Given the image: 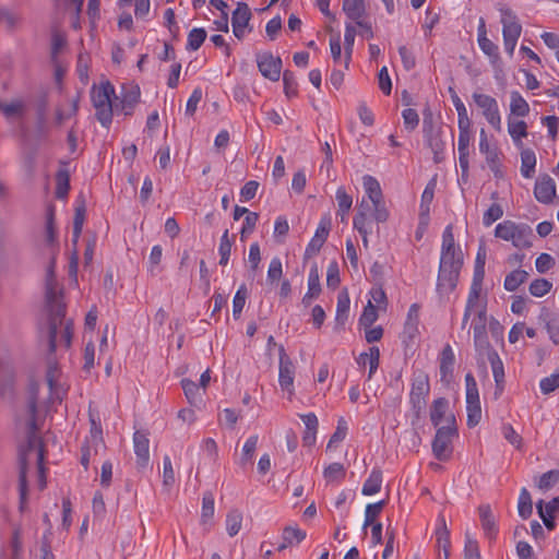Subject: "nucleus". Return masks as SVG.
<instances>
[{
    "label": "nucleus",
    "instance_id": "774afa93",
    "mask_svg": "<svg viewBox=\"0 0 559 559\" xmlns=\"http://www.w3.org/2000/svg\"><path fill=\"white\" fill-rule=\"evenodd\" d=\"M284 93L288 98L295 97L298 94V84L290 71L283 73Z\"/></svg>",
    "mask_w": 559,
    "mask_h": 559
},
{
    "label": "nucleus",
    "instance_id": "de8ad7c7",
    "mask_svg": "<svg viewBox=\"0 0 559 559\" xmlns=\"http://www.w3.org/2000/svg\"><path fill=\"white\" fill-rule=\"evenodd\" d=\"M206 31L202 27L192 28L187 37L186 48L190 51L198 50L206 39Z\"/></svg>",
    "mask_w": 559,
    "mask_h": 559
},
{
    "label": "nucleus",
    "instance_id": "ea45409f",
    "mask_svg": "<svg viewBox=\"0 0 559 559\" xmlns=\"http://www.w3.org/2000/svg\"><path fill=\"white\" fill-rule=\"evenodd\" d=\"M306 538V532L297 526H287L283 531V544L278 546V550H284L288 546L299 544Z\"/></svg>",
    "mask_w": 559,
    "mask_h": 559
},
{
    "label": "nucleus",
    "instance_id": "0e129e2a",
    "mask_svg": "<svg viewBox=\"0 0 559 559\" xmlns=\"http://www.w3.org/2000/svg\"><path fill=\"white\" fill-rule=\"evenodd\" d=\"M283 276V265L278 257H274L267 267L266 280L273 284L281 280Z\"/></svg>",
    "mask_w": 559,
    "mask_h": 559
},
{
    "label": "nucleus",
    "instance_id": "c756f323",
    "mask_svg": "<svg viewBox=\"0 0 559 559\" xmlns=\"http://www.w3.org/2000/svg\"><path fill=\"white\" fill-rule=\"evenodd\" d=\"M479 519L485 536L489 539H493L497 536L498 527L496 524L495 516L492 515L491 509L488 504H483L478 508Z\"/></svg>",
    "mask_w": 559,
    "mask_h": 559
},
{
    "label": "nucleus",
    "instance_id": "ddd939ff",
    "mask_svg": "<svg viewBox=\"0 0 559 559\" xmlns=\"http://www.w3.org/2000/svg\"><path fill=\"white\" fill-rule=\"evenodd\" d=\"M257 66L263 78L276 82L281 78L282 59L264 51L255 55Z\"/></svg>",
    "mask_w": 559,
    "mask_h": 559
},
{
    "label": "nucleus",
    "instance_id": "8fccbe9b",
    "mask_svg": "<svg viewBox=\"0 0 559 559\" xmlns=\"http://www.w3.org/2000/svg\"><path fill=\"white\" fill-rule=\"evenodd\" d=\"M163 258V248L160 245H155L152 247L148 261H147V272L151 275H157L160 272V262Z\"/></svg>",
    "mask_w": 559,
    "mask_h": 559
},
{
    "label": "nucleus",
    "instance_id": "20e7f679",
    "mask_svg": "<svg viewBox=\"0 0 559 559\" xmlns=\"http://www.w3.org/2000/svg\"><path fill=\"white\" fill-rule=\"evenodd\" d=\"M46 308L49 314V349L53 353L58 344V329L62 325L66 314L63 295L58 288L53 265H50L47 271Z\"/></svg>",
    "mask_w": 559,
    "mask_h": 559
},
{
    "label": "nucleus",
    "instance_id": "f257e3e1",
    "mask_svg": "<svg viewBox=\"0 0 559 559\" xmlns=\"http://www.w3.org/2000/svg\"><path fill=\"white\" fill-rule=\"evenodd\" d=\"M464 255L461 246L455 242L453 228L448 225L442 233L440 261L436 290L442 298H448L456 288Z\"/></svg>",
    "mask_w": 559,
    "mask_h": 559
},
{
    "label": "nucleus",
    "instance_id": "13d9d810",
    "mask_svg": "<svg viewBox=\"0 0 559 559\" xmlns=\"http://www.w3.org/2000/svg\"><path fill=\"white\" fill-rule=\"evenodd\" d=\"M559 388V368L550 376L540 379L539 389L543 394H550Z\"/></svg>",
    "mask_w": 559,
    "mask_h": 559
},
{
    "label": "nucleus",
    "instance_id": "6ab92c4d",
    "mask_svg": "<svg viewBox=\"0 0 559 559\" xmlns=\"http://www.w3.org/2000/svg\"><path fill=\"white\" fill-rule=\"evenodd\" d=\"M251 20V11L247 3L238 2L237 8L233 12L231 26L234 35L239 39H243L246 34L250 32L249 22Z\"/></svg>",
    "mask_w": 559,
    "mask_h": 559
},
{
    "label": "nucleus",
    "instance_id": "f03ea898",
    "mask_svg": "<svg viewBox=\"0 0 559 559\" xmlns=\"http://www.w3.org/2000/svg\"><path fill=\"white\" fill-rule=\"evenodd\" d=\"M27 437L26 443L21 445L20 448V476H19V487H20V498L21 501L24 502L27 493V461L32 452H35L37 464H38V473H39V486L40 489L46 487V475L44 467L45 460V450L41 438L37 435V425H36V415H37V401L36 396H32L27 404Z\"/></svg>",
    "mask_w": 559,
    "mask_h": 559
},
{
    "label": "nucleus",
    "instance_id": "c03bdc74",
    "mask_svg": "<svg viewBox=\"0 0 559 559\" xmlns=\"http://www.w3.org/2000/svg\"><path fill=\"white\" fill-rule=\"evenodd\" d=\"M258 442H259L258 435H251L250 437L247 438V440L245 441L242 449H241V456H240V461H239V463L241 465H246V464L252 462L257 447H258Z\"/></svg>",
    "mask_w": 559,
    "mask_h": 559
},
{
    "label": "nucleus",
    "instance_id": "a878e982",
    "mask_svg": "<svg viewBox=\"0 0 559 559\" xmlns=\"http://www.w3.org/2000/svg\"><path fill=\"white\" fill-rule=\"evenodd\" d=\"M359 367H369L368 380H370L377 372L380 365V349L378 346H370L367 352L360 353L356 358Z\"/></svg>",
    "mask_w": 559,
    "mask_h": 559
},
{
    "label": "nucleus",
    "instance_id": "bf43d9fd",
    "mask_svg": "<svg viewBox=\"0 0 559 559\" xmlns=\"http://www.w3.org/2000/svg\"><path fill=\"white\" fill-rule=\"evenodd\" d=\"M552 287V284L546 278L534 280L528 287V292L534 297H544Z\"/></svg>",
    "mask_w": 559,
    "mask_h": 559
},
{
    "label": "nucleus",
    "instance_id": "79ce46f5",
    "mask_svg": "<svg viewBox=\"0 0 559 559\" xmlns=\"http://www.w3.org/2000/svg\"><path fill=\"white\" fill-rule=\"evenodd\" d=\"M536 156L535 153L530 150H523L521 152V174L524 178H531L535 173Z\"/></svg>",
    "mask_w": 559,
    "mask_h": 559
},
{
    "label": "nucleus",
    "instance_id": "a211bd4d",
    "mask_svg": "<svg viewBox=\"0 0 559 559\" xmlns=\"http://www.w3.org/2000/svg\"><path fill=\"white\" fill-rule=\"evenodd\" d=\"M342 10L347 19L358 27L366 26L370 29V23L366 21L367 5L365 0H342Z\"/></svg>",
    "mask_w": 559,
    "mask_h": 559
},
{
    "label": "nucleus",
    "instance_id": "dca6fc26",
    "mask_svg": "<svg viewBox=\"0 0 559 559\" xmlns=\"http://www.w3.org/2000/svg\"><path fill=\"white\" fill-rule=\"evenodd\" d=\"M369 210V205L366 202L365 198H361V200L358 203L357 213L353 218V227L361 236L362 245L365 248H368V237L372 233L371 222L368 217Z\"/></svg>",
    "mask_w": 559,
    "mask_h": 559
},
{
    "label": "nucleus",
    "instance_id": "a19ab883",
    "mask_svg": "<svg viewBox=\"0 0 559 559\" xmlns=\"http://www.w3.org/2000/svg\"><path fill=\"white\" fill-rule=\"evenodd\" d=\"M528 273L524 270L516 269L510 272L503 282V287L507 292H515L524 282H526Z\"/></svg>",
    "mask_w": 559,
    "mask_h": 559
},
{
    "label": "nucleus",
    "instance_id": "4be33fe9",
    "mask_svg": "<svg viewBox=\"0 0 559 559\" xmlns=\"http://www.w3.org/2000/svg\"><path fill=\"white\" fill-rule=\"evenodd\" d=\"M475 350L479 357H487L491 366V371L496 384L498 386L502 385L504 382V368L503 362L499 357L498 353L491 347L490 344L489 347L486 349L475 348Z\"/></svg>",
    "mask_w": 559,
    "mask_h": 559
},
{
    "label": "nucleus",
    "instance_id": "412c9836",
    "mask_svg": "<svg viewBox=\"0 0 559 559\" xmlns=\"http://www.w3.org/2000/svg\"><path fill=\"white\" fill-rule=\"evenodd\" d=\"M419 310L418 304H412L408 308L402 332V340L406 345L413 343L419 334Z\"/></svg>",
    "mask_w": 559,
    "mask_h": 559
},
{
    "label": "nucleus",
    "instance_id": "9d476101",
    "mask_svg": "<svg viewBox=\"0 0 559 559\" xmlns=\"http://www.w3.org/2000/svg\"><path fill=\"white\" fill-rule=\"evenodd\" d=\"M472 99L487 123L493 130L500 132L502 129V117L498 100L493 96L483 92H474Z\"/></svg>",
    "mask_w": 559,
    "mask_h": 559
},
{
    "label": "nucleus",
    "instance_id": "c9c22d12",
    "mask_svg": "<svg viewBox=\"0 0 559 559\" xmlns=\"http://www.w3.org/2000/svg\"><path fill=\"white\" fill-rule=\"evenodd\" d=\"M508 132L515 146L520 147L523 145L522 140L527 136V124L524 120H512L509 117L508 120Z\"/></svg>",
    "mask_w": 559,
    "mask_h": 559
},
{
    "label": "nucleus",
    "instance_id": "cd10ccee",
    "mask_svg": "<svg viewBox=\"0 0 559 559\" xmlns=\"http://www.w3.org/2000/svg\"><path fill=\"white\" fill-rule=\"evenodd\" d=\"M436 544L439 559H449L451 547L450 532L445 526L443 518L440 519L439 526L436 530Z\"/></svg>",
    "mask_w": 559,
    "mask_h": 559
},
{
    "label": "nucleus",
    "instance_id": "603ef678",
    "mask_svg": "<svg viewBox=\"0 0 559 559\" xmlns=\"http://www.w3.org/2000/svg\"><path fill=\"white\" fill-rule=\"evenodd\" d=\"M233 240L229 238V233L226 229L221 237L218 246L219 265L226 266L229 262L231 253Z\"/></svg>",
    "mask_w": 559,
    "mask_h": 559
},
{
    "label": "nucleus",
    "instance_id": "338daca9",
    "mask_svg": "<svg viewBox=\"0 0 559 559\" xmlns=\"http://www.w3.org/2000/svg\"><path fill=\"white\" fill-rule=\"evenodd\" d=\"M467 426L475 427L481 419L480 402L466 403Z\"/></svg>",
    "mask_w": 559,
    "mask_h": 559
},
{
    "label": "nucleus",
    "instance_id": "4d7b16f0",
    "mask_svg": "<svg viewBox=\"0 0 559 559\" xmlns=\"http://www.w3.org/2000/svg\"><path fill=\"white\" fill-rule=\"evenodd\" d=\"M457 127H459L457 153L469 154L471 124H457Z\"/></svg>",
    "mask_w": 559,
    "mask_h": 559
},
{
    "label": "nucleus",
    "instance_id": "393cba45",
    "mask_svg": "<svg viewBox=\"0 0 559 559\" xmlns=\"http://www.w3.org/2000/svg\"><path fill=\"white\" fill-rule=\"evenodd\" d=\"M300 419L305 425V431L302 435V443L305 447H312L317 441V433L319 428V420L314 413L310 412L307 414L299 415Z\"/></svg>",
    "mask_w": 559,
    "mask_h": 559
},
{
    "label": "nucleus",
    "instance_id": "2f4dec72",
    "mask_svg": "<svg viewBox=\"0 0 559 559\" xmlns=\"http://www.w3.org/2000/svg\"><path fill=\"white\" fill-rule=\"evenodd\" d=\"M455 362V355L451 345H445L440 354L441 380L449 381L452 378Z\"/></svg>",
    "mask_w": 559,
    "mask_h": 559
},
{
    "label": "nucleus",
    "instance_id": "2eb2a0df",
    "mask_svg": "<svg viewBox=\"0 0 559 559\" xmlns=\"http://www.w3.org/2000/svg\"><path fill=\"white\" fill-rule=\"evenodd\" d=\"M477 43L483 53L489 58L490 63L493 67H498L500 64L499 47L488 38L484 17H479L478 20Z\"/></svg>",
    "mask_w": 559,
    "mask_h": 559
},
{
    "label": "nucleus",
    "instance_id": "680f3d73",
    "mask_svg": "<svg viewBox=\"0 0 559 559\" xmlns=\"http://www.w3.org/2000/svg\"><path fill=\"white\" fill-rule=\"evenodd\" d=\"M370 298L368 300H372V304L379 309V310H386L388 307V298L384 289L381 286H373L369 290Z\"/></svg>",
    "mask_w": 559,
    "mask_h": 559
},
{
    "label": "nucleus",
    "instance_id": "39448f33",
    "mask_svg": "<svg viewBox=\"0 0 559 559\" xmlns=\"http://www.w3.org/2000/svg\"><path fill=\"white\" fill-rule=\"evenodd\" d=\"M114 97H116L115 86L108 80L100 81L91 88V100L96 119L105 128H109L112 122Z\"/></svg>",
    "mask_w": 559,
    "mask_h": 559
},
{
    "label": "nucleus",
    "instance_id": "49530a36",
    "mask_svg": "<svg viewBox=\"0 0 559 559\" xmlns=\"http://www.w3.org/2000/svg\"><path fill=\"white\" fill-rule=\"evenodd\" d=\"M350 306V299L348 293L346 290L338 294L337 304H336V314L335 320L337 323L344 324L345 320L348 317Z\"/></svg>",
    "mask_w": 559,
    "mask_h": 559
},
{
    "label": "nucleus",
    "instance_id": "f3484780",
    "mask_svg": "<svg viewBox=\"0 0 559 559\" xmlns=\"http://www.w3.org/2000/svg\"><path fill=\"white\" fill-rule=\"evenodd\" d=\"M500 13V23L502 25L503 38H520L522 34V25L516 14L507 5L498 7Z\"/></svg>",
    "mask_w": 559,
    "mask_h": 559
},
{
    "label": "nucleus",
    "instance_id": "aec40b11",
    "mask_svg": "<svg viewBox=\"0 0 559 559\" xmlns=\"http://www.w3.org/2000/svg\"><path fill=\"white\" fill-rule=\"evenodd\" d=\"M330 229H331L330 218H325V217L321 218L317 226L313 237L310 239L309 243L306 247V250H305L306 258H311L320 251V249L322 248V246L324 245V242L326 241V239L329 237Z\"/></svg>",
    "mask_w": 559,
    "mask_h": 559
},
{
    "label": "nucleus",
    "instance_id": "7c9ffc66",
    "mask_svg": "<svg viewBox=\"0 0 559 559\" xmlns=\"http://www.w3.org/2000/svg\"><path fill=\"white\" fill-rule=\"evenodd\" d=\"M321 293L320 275L317 265H313L308 275V289L302 297V304L307 307L312 299L319 297Z\"/></svg>",
    "mask_w": 559,
    "mask_h": 559
},
{
    "label": "nucleus",
    "instance_id": "864d4df0",
    "mask_svg": "<svg viewBox=\"0 0 559 559\" xmlns=\"http://www.w3.org/2000/svg\"><path fill=\"white\" fill-rule=\"evenodd\" d=\"M248 297V289L246 284H241L237 289L233 299V316L235 319L240 318L246 300Z\"/></svg>",
    "mask_w": 559,
    "mask_h": 559
},
{
    "label": "nucleus",
    "instance_id": "1a4fd4ad",
    "mask_svg": "<svg viewBox=\"0 0 559 559\" xmlns=\"http://www.w3.org/2000/svg\"><path fill=\"white\" fill-rule=\"evenodd\" d=\"M430 393L428 374L423 370H416L412 376L409 403L416 418H419L427 406V399Z\"/></svg>",
    "mask_w": 559,
    "mask_h": 559
},
{
    "label": "nucleus",
    "instance_id": "4c0bfd02",
    "mask_svg": "<svg viewBox=\"0 0 559 559\" xmlns=\"http://www.w3.org/2000/svg\"><path fill=\"white\" fill-rule=\"evenodd\" d=\"M382 480V472L378 468H372L362 485L361 493L364 496H373L378 493L381 489Z\"/></svg>",
    "mask_w": 559,
    "mask_h": 559
},
{
    "label": "nucleus",
    "instance_id": "f8f14e48",
    "mask_svg": "<svg viewBox=\"0 0 559 559\" xmlns=\"http://www.w3.org/2000/svg\"><path fill=\"white\" fill-rule=\"evenodd\" d=\"M140 97L141 91L139 85L123 84L119 97H115L117 102L115 103L114 114L131 116L140 102Z\"/></svg>",
    "mask_w": 559,
    "mask_h": 559
},
{
    "label": "nucleus",
    "instance_id": "3c124183",
    "mask_svg": "<svg viewBox=\"0 0 559 559\" xmlns=\"http://www.w3.org/2000/svg\"><path fill=\"white\" fill-rule=\"evenodd\" d=\"M518 511H519V515L522 519L530 518L533 512L531 493L524 487L521 489L520 495H519Z\"/></svg>",
    "mask_w": 559,
    "mask_h": 559
},
{
    "label": "nucleus",
    "instance_id": "58836bf2",
    "mask_svg": "<svg viewBox=\"0 0 559 559\" xmlns=\"http://www.w3.org/2000/svg\"><path fill=\"white\" fill-rule=\"evenodd\" d=\"M243 514L238 509H233L226 514L225 527L229 537L236 536L242 528Z\"/></svg>",
    "mask_w": 559,
    "mask_h": 559
},
{
    "label": "nucleus",
    "instance_id": "6e6d98bb",
    "mask_svg": "<svg viewBox=\"0 0 559 559\" xmlns=\"http://www.w3.org/2000/svg\"><path fill=\"white\" fill-rule=\"evenodd\" d=\"M346 435H347V424H346L345 419L341 418L337 421L335 431L333 432V435L331 436V438L326 444V450L330 451V450L335 449L337 447V444L341 443L346 438Z\"/></svg>",
    "mask_w": 559,
    "mask_h": 559
},
{
    "label": "nucleus",
    "instance_id": "c85d7f7f",
    "mask_svg": "<svg viewBox=\"0 0 559 559\" xmlns=\"http://www.w3.org/2000/svg\"><path fill=\"white\" fill-rule=\"evenodd\" d=\"M453 415L449 412V402L444 397H438L432 402L430 408V420L436 428L445 425L447 416Z\"/></svg>",
    "mask_w": 559,
    "mask_h": 559
},
{
    "label": "nucleus",
    "instance_id": "e2e57ef3",
    "mask_svg": "<svg viewBox=\"0 0 559 559\" xmlns=\"http://www.w3.org/2000/svg\"><path fill=\"white\" fill-rule=\"evenodd\" d=\"M503 216V209L498 203H492L483 215V224L486 227L491 226L496 221Z\"/></svg>",
    "mask_w": 559,
    "mask_h": 559
},
{
    "label": "nucleus",
    "instance_id": "5fc2aeb1",
    "mask_svg": "<svg viewBox=\"0 0 559 559\" xmlns=\"http://www.w3.org/2000/svg\"><path fill=\"white\" fill-rule=\"evenodd\" d=\"M378 311L379 309L372 304V300H368L359 318V325L361 328L373 325L379 317Z\"/></svg>",
    "mask_w": 559,
    "mask_h": 559
},
{
    "label": "nucleus",
    "instance_id": "423d86ee",
    "mask_svg": "<svg viewBox=\"0 0 559 559\" xmlns=\"http://www.w3.org/2000/svg\"><path fill=\"white\" fill-rule=\"evenodd\" d=\"M362 188L366 202L369 205L368 214L370 213L372 219L377 223H385L390 217V211L385 205L383 192L379 180L371 176H362Z\"/></svg>",
    "mask_w": 559,
    "mask_h": 559
},
{
    "label": "nucleus",
    "instance_id": "052dcab7",
    "mask_svg": "<svg viewBox=\"0 0 559 559\" xmlns=\"http://www.w3.org/2000/svg\"><path fill=\"white\" fill-rule=\"evenodd\" d=\"M466 403L480 402L477 382L472 373L465 376Z\"/></svg>",
    "mask_w": 559,
    "mask_h": 559
},
{
    "label": "nucleus",
    "instance_id": "b1692460",
    "mask_svg": "<svg viewBox=\"0 0 559 559\" xmlns=\"http://www.w3.org/2000/svg\"><path fill=\"white\" fill-rule=\"evenodd\" d=\"M133 449L139 466L144 467L150 460V440L147 433L135 431L133 433Z\"/></svg>",
    "mask_w": 559,
    "mask_h": 559
},
{
    "label": "nucleus",
    "instance_id": "6e6552de",
    "mask_svg": "<svg viewBox=\"0 0 559 559\" xmlns=\"http://www.w3.org/2000/svg\"><path fill=\"white\" fill-rule=\"evenodd\" d=\"M459 437L454 415L447 416L445 425L437 428L431 449L435 457L439 461H448L453 452V441Z\"/></svg>",
    "mask_w": 559,
    "mask_h": 559
},
{
    "label": "nucleus",
    "instance_id": "4468645a",
    "mask_svg": "<svg viewBox=\"0 0 559 559\" xmlns=\"http://www.w3.org/2000/svg\"><path fill=\"white\" fill-rule=\"evenodd\" d=\"M478 147L480 154L485 156L489 169L495 174V176H500V152L495 144L489 142L488 134L484 128L479 131Z\"/></svg>",
    "mask_w": 559,
    "mask_h": 559
},
{
    "label": "nucleus",
    "instance_id": "f704fd0d",
    "mask_svg": "<svg viewBox=\"0 0 559 559\" xmlns=\"http://www.w3.org/2000/svg\"><path fill=\"white\" fill-rule=\"evenodd\" d=\"M335 199L337 203L336 214L341 217V222H345L353 206V197L346 192L344 187H338L335 192Z\"/></svg>",
    "mask_w": 559,
    "mask_h": 559
},
{
    "label": "nucleus",
    "instance_id": "7ed1b4c3",
    "mask_svg": "<svg viewBox=\"0 0 559 559\" xmlns=\"http://www.w3.org/2000/svg\"><path fill=\"white\" fill-rule=\"evenodd\" d=\"M488 297L486 293H468L465 301L462 329L471 322L474 347L486 349L489 347L487 333L488 319Z\"/></svg>",
    "mask_w": 559,
    "mask_h": 559
},
{
    "label": "nucleus",
    "instance_id": "69168bd1",
    "mask_svg": "<svg viewBox=\"0 0 559 559\" xmlns=\"http://www.w3.org/2000/svg\"><path fill=\"white\" fill-rule=\"evenodd\" d=\"M383 508V501L368 503L365 509L364 528L373 524Z\"/></svg>",
    "mask_w": 559,
    "mask_h": 559
},
{
    "label": "nucleus",
    "instance_id": "9b49d317",
    "mask_svg": "<svg viewBox=\"0 0 559 559\" xmlns=\"http://www.w3.org/2000/svg\"><path fill=\"white\" fill-rule=\"evenodd\" d=\"M278 384L281 390L286 394L288 401L295 397V374L296 367L292 358L286 354L283 345L278 346Z\"/></svg>",
    "mask_w": 559,
    "mask_h": 559
},
{
    "label": "nucleus",
    "instance_id": "5701e85b",
    "mask_svg": "<svg viewBox=\"0 0 559 559\" xmlns=\"http://www.w3.org/2000/svg\"><path fill=\"white\" fill-rule=\"evenodd\" d=\"M556 182L552 178L546 176L536 180L534 195L536 200L544 204H549L556 197Z\"/></svg>",
    "mask_w": 559,
    "mask_h": 559
},
{
    "label": "nucleus",
    "instance_id": "a18cd8bd",
    "mask_svg": "<svg viewBox=\"0 0 559 559\" xmlns=\"http://www.w3.org/2000/svg\"><path fill=\"white\" fill-rule=\"evenodd\" d=\"M215 513V500L214 495L211 491H206L202 497L201 508V523L207 524L214 516Z\"/></svg>",
    "mask_w": 559,
    "mask_h": 559
},
{
    "label": "nucleus",
    "instance_id": "0eeeda50",
    "mask_svg": "<svg viewBox=\"0 0 559 559\" xmlns=\"http://www.w3.org/2000/svg\"><path fill=\"white\" fill-rule=\"evenodd\" d=\"M493 235L500 240L511 242L516 249L532 247L533 230L525 223L504 219L496 225Z\"/></svg>",
    "mask_w": 559,
    "mask_h": 559
},
{
    "label": "nucleus",
    "instance_id": "72a5a7b5",
    "mask_svg": "<svg viewBox=\"0 0 559 559\" xmlns=\"http://www.w3.org/2000/svg\"><path fill=\"white\" fill-rule=\"evenodd\" d=\"M530 114V105L519 91L510 92V116L524 118Z\"/></svg>",
    "mask_w": 559,
    "mask_h": 559
},
{
    "label": "nucleus",
    "instance_id": "473e14b6",
    "mask_svg": "<svg viewBox=\"0 0 559 559\" xmlns=\"http://www.w3.org/2000/svg\"><path fill=\"white\" fill-rule=\"evenodd\" d=\"M181 388L189 404L198 406L202 403L203 394L205 391H203V389L198 383L189 379H182Z\"/></svg>",
    "mask_w": 559,
    "mask_h": 559
},
{
    "label": "nucleus",
    "instance_id": "37998d69",
    "mask_svg": "<svg viewBox=\"0 0 559 559\" xmlns=\"http://www.w3.org/2000/svg\"><path fill=\"white\" fill-rule=\"evenodd\" d=\"M345 467L342 463H331L323 469V477L328 484L341 483L345 477Z\"/></svg>",
    "mask_w": 559,
    "mask_h": 559
},
{
    "label": "nucleus",
    "instance_id": "e433bc0d",
    "mask_svg": "<svg viewBox=\"0 0 559 559\" xmlns=\"http://www.w3.org/2000/svg\"><path fill=\"white\" fill-rule=\"evenodd\" d=\"M356 38V28L352 23H345L344 32V68L347 70L352 61L354 44Z\"/></svg>",
    "mask_w": 559,
    "mask_h": 559
},
{
    "label": "nucleus",
    "instance_id": "bb28decb",
    "mask_svg": "<svg viewBox=\"0 0 559 559\" xmlns=\"http://www.w3.org/2000/svg\"><path fill=\"white\" fill-rule=\"evenodd\" d=\"M103 443L102 432L99 430H92L90 437L86 438L85 443L81 448V464L85 469L88 468L90 460L97 453V447Z\"/></svg>",
    "mask_w": 559,
    "mask_h": 559
},
{
    "label": "nucleus",
    "instance_id": "09e8293b",
    "mask_svg": "<svg viewBox=\"0 0 559 559\" xmlns=\"http://www.w3.org/2000/svg\"><path fill=\"white\" fill-rule=\"evenodd\" d=\"M163 487L169 491L176 484V475L169 455L163 457Z\"/></svg>",
    "mask_w": 559,
    "mask_h": 559
}]
</instances>
